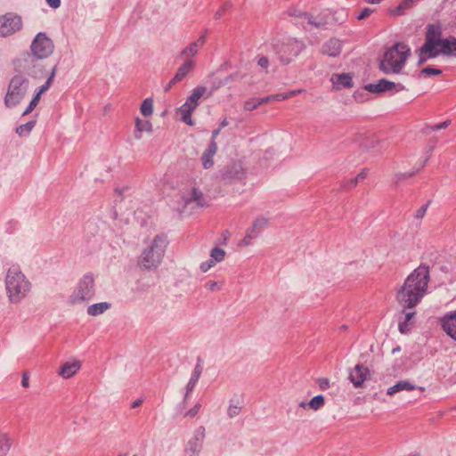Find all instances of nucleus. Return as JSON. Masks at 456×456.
<instances>
[{"label": "nucleus", "instance_id": "nucleus-1", "mask_svg": "<svg viewBox=\"0 0 456 456\" xmlns=\"http://www.w3.org/2000/svg\"><path fill=\"white\" fill-rule=\"evenodd\" d=\"M430 281L429 268L420 265L404 280L396 293V300L403 308L412 309L428 294Z\"/></svg>", "mask_w": 456, "mask_h": 456}, {"label": "nucleus", "instance_id": "nucleus-2", "mask_svg": "<svg viewBox=\"0 0 456 456\" xmlns=\"http://www.w3.org/2000/svg\"><path fill=\"white\" fill-rule=\"evenodd\" d=\"M439 54L456 58V37L441 38V29L436 25H429L424 45L419 51V62H426Z\"/></svg>", "mask_w": 456, "mask_h": 456}, {"label": "nucleus", "instance_id": "nucleus-3", "mask_svg": "<svg viewBox=\"0 0 456 456\" xmlns=\"http://www.w3.org/2000/svg\"><path fill=\"white\" fill-rule=\"evenodd\" d=\"M4 287L6 297L11 304L20 303L31 290V282L19 265L10 266L5 274Z\"/></svg>", "mask_w": 456, "mask_h": 456}, {"label": "nucleus", "instance_id": "nucleus-4", "mask_svg": "<svg viewBox=\"0 0 456 456\" xmlns=\"http://www.w3.org/2000/svg\"><path fill=\"white\" fill-rule=\"evenodd\" d=\"M411 55V50L407 44L395 43L383 53L379 61V69L386 74H400Z\"/></svg>", "mask_w": 456, "mask_h": 456}, {"label": "nucleus", "instance_id": "nucleus-5", "mask_svg": "<svg viewBox=\"0 0 456 456\" xmlns=\"http://www.w3.org/2000/svg\"><path fill=\"white\" fill-rule=\"evenodd\" d=\"M167 243L165 235H156L142 251L138 258L139 266L146 270L157 268L162 261Z\"/></svg>", "mask_w": 456, "mask_h": 456}, {"label": "nucleus", "instance_id": "nucleus-6", "mask_svg": "<svg viewBox=\"0 0 456 456\" xmlns=\"http://www.w3.org/2000/svg\"><path fill=\"white\" fill-rule=\"evenodd\" d=\"M95 292V278L94 274L87 273L77 282L69 297V304L71 305L86 304L94 297Z\"/></svg>", "mask_w": 456, "mask_h": 456}, {"label": "nucleus", "instance_id": "nucleus-7", "mask_svg": "<svg viewBox=\"0 0 456 456\" xmlns=\"http://www.w3.org/2000/svg\"><path fill=\"white\" fill-rule=\"evenodd\" d=\"M29 89V81L21 75L14 76L8 86L7 93L4 98V103L8 108H13L19 105Z\"/></svg>", "mask_w": 456, "mask_h": 456}, {"label": "nucleus", "instance_id": "nucleus-8", "mask_svg": "<svg viewBox=\"0 0 456 456\" xmlns=\"http://www.w3.org/2000/svg\"><path fill=\"white\" fill-rule=\"evenodd\" d=\"M21 28L22 20L19 15L8 12L0 16V37L12 36Z\"/></svg>", "mask_w": 456, "mask_h": 456}, {"label": "nucleus", "instance_id": "nucleus-9", "mask_svg": "<svg viewBox=\"0 0 456 456\" xmlns=\"http://www.w3.org/2000/svg\"><path fill=\"white\" fill-rule=\"evenodd\" d=\"M31 51L38 59H45L53 53V44L45 34L38 33L32 42Z\"/></svg>", "mask_w": 456, "mask_h": 456}, {"label": "nucleus", "instance_id": "nucleus-10", "mask_svg": "<svg viewBox=\"0 0 456 456\" xmlns=\"http://www.w3.org/2000/svg\"><path fill=\"white\" fill-rule=\"evenodd\" d=\"M180 198L182 199V202L176 207L178 211H183L191 204H194L197 207H204L207 205L204 194L196 188L183 192Z\"/></svg>", "mask_w": 456, "mask_h": 456}, {"label": "nucleus", "instance_id": "nucleus-11", "mask_svg": "<svg viewBox=\"0 0 456 456\" xmlns=\"http://www.w3.org/2000/svg\"><path fill=\"white\" fill-rule=\"evenodd\" d=\"M208 88L206 86H199L195 87L191 95L187 98L184 104L180 108L181 114H191L200 103V100L203 97H208Z\"/></svg>", "mask_w": 456, "mask_h": 456}, {"label": "nucleus", "instance_id": "nucleus-12", "mask_svg": "<svg viewBox=\"0 0 456 456\" xmlns=\"http://www.w3.org/2000/svg\"><path fill=\"white\" fill-rule=\"evenodd\" d=\"M365 89L370 93H383V92H400L404 89V86L401 84H395L387 79H380L377 83L369 84L365 86Z\"/></svg>", "mask_w": 456, "mask_h": 456}, {"label": "nucleus", "instance_id": "nucleus-13", "mask_svg": "<svg viewBox=\"0 0 456 456\" xmlns=\"http://www.w3.org/2000/svg\"><path fill=\"white\" fill-rule=\"evenodd\" d=\"M298 53V45L295 41H289L288 44L281 45L277 50L281 61L289 63L292 58Z\"/></svg>", "mask_w": 456, "mask_h": 456}, {"label": "nucleus", "instance_id": "nucleus-14", "mask_svg": "<svg viewBox=\"0 0 456 456\" xmlns=\"http://www.w3.org/2000/svg\"><path fill=\"white\" fill-rule=\"evenodd\" d=\"M370 371L367 367L357 364L349 373V379L355 387H361L368 379Z\"/></svg>", "mask_w": 456, "mask_h": 456}, {"label": "nucleus", "instance_id": "nucleus-15", "mask_svg": "<svg viewBox=\"0 0 456 456\" xmlns=\"http://www.w3.org/2000/svg\"><path fill=\"white\" fill-rule=\"evenodd\" d=\"M205 43L206 36L202 35L181 52V57L183 61L193 60L192 58L198 53L199 50L205 45Z\"/></svg>", "mask_w": 456, "mask_h": 456}, {"label": "nucleus", "instance_id": "nucleus-16", "mask_svg": "<svg viewBox=\"0 0 456 456\" xmlns=\"http://www.w3.org/2000/svg\"><path fill=\"white\" fill-rule=\"evenodd\" d=\"M81 368V362L78 360H72L62 363L58 370V374L63 379L73 377Z\"/></svg>", "mask_w": 456, "mask_h": 456}, {"label": "nucleus", "instance_id": "nucleus-17", "mask_svg": "<svg viewBox=\"0 0 456 456\" xmlns=\"http://www.w3.org/2000/svg\"><path fill=\"white\" fill-rule=\"evenodd\" d=\"M289 95L285 94H279L273 96H267L264 98H254L245 102L244 108L247 111L254 110L258 105L268 102L271 99H276L278 101L288 98Z\"/></svg>", "mask_w": 456, "mask_h": 456}, {"label": "nucleus", "instance_id": "nucleus-18", "mask_svg": "<svg viewBox=\"0 0 456 456\" xmlns=\"http://www.w3.org/2000/svg\"><path fill=\"white\" fill-rule=\"evenodd\" d=\"M442 326L444 330L456 340V311L443 317Z\"/></svg>", "mask_w": 456, "mask_h": 456}, {"label": "nucleus", "instance_id": "nucleus-19", "mask_svg": "<svg viewBox=\"0 0 456 456\" xmlns=\"http://www.w3.org/2000/svg\"><path fill=\"white\" fill-rule=\"evenodd\" d=\"M53 77H54V72H53L52 75L48 77V79L45 82V84L43 85L39 88V90L37 92L35 96L32 98V100L30 101L28 106L25 109V110L22 112V114H29L34 110V108L37 105V103L39 102L41 94L43 93H45L46 90H48V88L50 87V85L52 84Z\"/></svg>", "mask_w": 456, "mask_h": 456}, {"label": "nucleus", "instance_id": "nucleus-20", "mask_svg": "<svg viewBox=\"0 0 456 456\" xmlns=\"http://www.w3.org/2000/svg\"><path fill=\"white\" fill-rule=\"evenodd\" d=\"M342 49L341 42L338 39H330L322 47V53L330 57H336L340 54Z\"/></svg>", "mask_w": 456, "mask_h": 456}, {"label": "nucleus", "instance_id": "nucleus-21", "mask_svg": "<svg viewBox=\"0 0 456 456\" xmlns=\"http://www.w3.org/2000/svg\"><path fill=\"white\" fill-rule=\"evenodd\" d=\"M362 148L365 151H373L376 153L381 154L387 150V143L376 137H371L362 144Z\"/></svg>", "mask_w": 456, "mask_h": 456}, {"label": "nucleus", "instance_id": "nucleus-22", "mask_svg": "<svg viewBox=\"0 0 456 456\" xmlns=\"http://www.w3.org/2000/svg\"><path fill=\"white\" fill-rule=\"evenodd\" d=\"M268 224L269 219L264 216H259L254 219L251 226L248 229V231L257 238L268 226Z\"/></svg>", "mask_w": 456, "mask_h": 456}, {"label": "nucleus", "instance_id": "nucleus-23", "mask_svg": "<svg viewBox=\"0 0 456 456\" xmlns=\"http://www.w3.org/2000/svg\"><path fill=\"white\" fill-rule=\"evenodd\" d=\"M333 87L340 90L343 88L352 87V77L349 74H334L331 77Z\"/></svg>", "mask_w": 456, "mask_h": 456}, {"label": "nucleus", "instance_id": "nucleus-24", "mask_svg": "<svg viewBox=\"0 0 456 456\" xmlns=\"http://www.w3.org/2000/svg\"><path fill=\"white\" fill-rule=\"evenodd\" d=\"M216 151L217 145L215 142H212L201 156L202 166L205 169H208L214 165V156Z\"/></svg>", "mask_w": 456, "mask_h": 456}, {"label": "nucleus", "instance_id": "nucleus-25", "mask_svg": "<svg viewBox=\"0 0 456 456\" xmlns=\"http://www.w3.org/2000/svg\"><path fill=\"white\" fill-rule=\"evenodd\" d=\"M195 67L194 60L184 61L183 63L178 68L175 77V81H182L186 76L193 70Z\"/></svg>", "mask_w": 456, "mask_h": 456}, {"label": "nucleus", "instance_id": "nucleus-26", "mask_svg": "<svg viewBox=\"0 0 456 456\" xmlns=\"http://www.w3.org/2000/svg\"><path fill=\"white\" fill-rule=\"evenodd\" d=\"M416 388V386L411 384L408 380H401L395 384L394 386L390 387L387 389V395H394L396 393L402 392V391H412Z\"/></svg>", "mask_w": 456, "mask_h": 456}, {"label": "nucleus", "instance_id": "nucleus-27", "mask_svg": "<svg viewBox=\"0 0 456 456\" xmlns=\"http://www.w3.org/2000/svg\"><path fill=\"white\" fill-rule=\"evenodd\" d=\"M12 445L11 435L7 432L0 431V456H7Z\"/></svg>", "mask_w": 456, "mask_h": 456}, {"label": "nucleus", "instance_id": "nucleus-28", "mask_svg": "<svg viewBox=\"0 0 456 456\" xmlns=\"http://www.w3.org/2000/svg\"><path fill=\"white\" fill-rule=\"evenodd\" d=\"M135 128L139 133H151L152 123L149 116H138L135 119Z\"/></svg>", "mask_w": 456, "mask_h": 456}, {"label": "nucleus", "instance_id": "nucleus-29", "mask_svg": "<svg viewBox=\"0 0 456 456\" xmlns=\"http://www.w3.org/2000/svg\"><path fill=\"white\" fill-rule=\"evenodd\" d=\"M111 307V305L108 302H101L89 305L87 307L86 313L90 316H98L100 314H104Z\"/></svg>", "mask_w": 456, "mask_h": 456}, {"label": "nucleus", "instance_id": "nucleus-30", "mask_svg": "<svg viewBox=\"0 0 456 456\" xmlns=\"http://www.w3.org/2000/svg\"><path fill=\"white\" fill-rule=\"evenodd\" d=\"M202 447L201 441L195 437L189 440L184 450V456H198Z\"/></svg>", "mask_w": 456, "mask_h": 456}, {"label": "nucleus", "instance_id": "nucleus-31", "mask_svg": "<svg viewBox=\"0 0 456 456\" xmlns=\"http://www.w3.org/2000/svg\"><path fill=\"white\" fill-rule=\"evenodd\" d=\"M368 173V169L363 168L354 178H351L348 181H346L345 187L347 189L355 187L359 183L362 182L367 177Z\"/></svg>", "mask_w": 456, "mask_h": 456}, {"label": "nucleus", "instance_id": "nucleus-32", "mask_svg": "<svg viewBox=\"0 0 456 456\" xmlns=\"http://www.w3.org/2000/svg\"><path fill=\"white\" fill-rule=\"evenodd\" d=\"M36 124H37V120L31 119L28 122L19 126L16 128V133L20 136H28L30 134V132L32 131V129L34 128V126H36Z\"/></svg>", "mask_w": 456, "mask_h": 456}, {"label": "nucleus", "instance_id": "nucleus-33", "mask_svg": "<svg viewBox=\"0 0 456 456\" xmlns=\"http://www.w3.org/2000/svg\"><path fill=\"white\" fill-rule=\"evenodd\" d=\"M325 399L322 395H316L312 398L308 403V408L314 411H318L324 406Z\"/></svg>", "mask_w": 456, "mask_h": 456}, {"label": "nucleus", "instance_id": "nucleus-34", "mask_svg": "<svg viewBox=\"0 0 456 456\" xmlns=\"http://www.w3.org/2000/svg\"><path fill=\"white\" fill-rule=\"evenodd\" d=\"M415 315L414 312L407 313L404 315V320L399 322V330L401 333H406L410 330L411 328V321Z\"/></svg>", "mask_w": 456, "mask_h": 456}, {"label": "nucleus", "instance_id": "nucleus-35", "mask_svg": "<svg viewBox=\"0 0 456 456\" xmlns=\"http://www.w3.org/2000/svg\"><path fill=\"white\" fill-rule=\"evenodd\" d=\"M225 256L226 252L224 251V249L218 247L213 248L210 251V257H212L214 261L216 263L222 262L224 259Z\"/></svg>", "mask_w": 456, "mask_h": 456}, {"label": "nucleus", "instance_id": "nucleus-36", "mask_svg": "<svg viewBox=\"0 0 456 456\" xmlns=\"http://www.w3.org/2000/svg\"><path fill=\"white\" fill-rule=\"evenodd\" d=\"M153 111V101L151 98L145 99L141 105L142 114H151Z\"/></svg>", "mask_w": 456, "mask_h": 456}, {"label": "nucleus", "instance_id": "nucleus-37", "mask_svg": "<svg viewBox=\"0 0 456 456\" xmlns=\"http://www.w3.org/2000/svg\"><path fill=\"white\" fill-rule=\"evenodd\" d=\"M240 410L241 404L239 402L236 403H231L227 409V414L230 418H234L240 414Z\"/></svg>", "mask_w": 456, "mask_h": 456}, {"label": "nucleus", "instance_id": "nucleus-38", "mask_svg": "<svg viewBox=\"0 0 456 456\" xmlns=\"http://www.w3.org/2000/svg\"><path fill=\"white\" fill-rule=\"evenodd\" d=\"M217 263L214 261L212 257L209 259L203 261L200 265V269L202 273H207L209 271L212 267H214Z\"/></svg>", "mask_w": 456, "mask_h": 456}, {"label": "nucleus", "instance_id": "nucleus-39", "mask_svg": "<svg viewBox=\"0 0 456 456\" xmlns=\"http://www.w3.org/2000/svg\"><path fill=\"white\" fill-rule=\"evenodd\" d=\"M256 237L252 235L251 232H249L248 230L246 232V234L244 236V238L241 240V241L240 242V247H248L251 244V241L252 240L256 239Z\"/></svg>", "mask_w": 456, "mask_h": 456}, {"label": "nucleus", "instance_id": "nucleus-40", "mask_svg": "<svg viewBox=\"0 0 456 456\" xmlns=\"http://www.w3.org/2000/svg\"><path fill=\"white\" fill-rule=\"evenodd\" d=\"M405 10H407V6L403 5V2H402L395 9L390 10L389 13L395 16H401L404 13Z\"/></svg>", "mask_w": 456, "mask_h": 456}, {"label": "nucleus", "instance_id": "nucleus-41", "mask_svg": "<svg viewBox=\"0 0 456 456\" xmlns=\"http://www.w3.org/2000/svg\"><path fill=\"white\" fill-rule=\"evenodd\" d=\"M373 12L374 11L370 8H363L362 10L360 11L356 18L358 20H363L369 18L373 13Z\"/></svg>", "mask_w": 456, "mask_h": 456}, {"label": "nucleus", "instance_id": "nucleus-42", "mask_svg": "<svg viewBox=\"0 0 456 456\" xmlns=\"http://www.w3.org/2000/svg\"><path fill=\"white\" fill-rule=\"evenodd\" d=\"M205 288L210 291L219 290L221 289V285L217 281H208L205 283Z\"/></svg>", "mask_w": 456, "mask_h": 456}, {"label": "nucleus", "instance_id": "nucleus-43", "mask_svg": "<svg viewBox=\"0 0 456 456\" xmlns=\"http://www.w3.org/2000/svg\"><path fill=\"white\" fill-rule=\"evenodd\" d=\"M201 372H202V367L200 364H197L193 370L191 376V379L198 382L200 379V377L201 375Z\"/></svg>", "mask_w": 456, "mask_h": 456}, {"label": "nucleus", "instance_id": "nucleus-44", "mask_svg": "<svg viewBox=\"0 0 456 456\" xmlns=\"http://www.w3.org/2000/svg\"><path fill=\"white\" fill-rule=\"evenodd\" d=\"M451 124V120L450 119H447L444 122H441L439 124H436L435 126H431V130L432 131H437V130H441V129H445L449 126V125Z\"/></svg>", "mask_w": 456, "mask_h": 456}, {"label": "nucleus", "instance_id": "nucleus-45", "mask_svg": "<svg viewBox=\"0 0 456 456\" xmlns=\"http://www.w3.org/2000/svg\"><path fill=\"white\" fill-rule=\"evenodd\" d=\"M200 408H201L200 403H196V404L193 406V408H191V410H189V411L186 412L185 416H189V417H191V418H192V417L196 416V415L198 414V412L200 411Z\"/></svg>", "mask_w": 456, "mask_h": 456}, {"label": "nucleus", "instance_id": "nucleus-46", "mask_svg": "<svg viewBox=\"0 0 456 456\" xmlns=\"http://www.w3.org/2000/svg\"><path fill=\"white\" fill-rule=\"evenodd\" d=\"M422 73L427 74V75L437 76V75H440L442 73V70L439 69H434V68L427 67V68L423 69Z\"/></svg>", "mask_w": 456, "mask_h": 456}, {"label": "nucleus", "instance_id": "nucleus-47", "mask_svg": "<svg viewBox=\"0 0 456 456\" xmlns=\"http://www.w3.org/2000/svg\"><path fill=\"white\" fill-rule=\"evenodd\" d=\"M318 385L322 390H326L330 387V380L328 379H320L318 380Z\"/></svg>", "mask_w": 456, "mask_h": 456}, {"label": "nucleus", "instance_id": "nucleus-48", "mask_svg": "<svg viewBox=\"0 0 456 456\" xmlns=\"http://www.w3.org/2000/svg\"><path fill=\"white\" fill-rule=\"evenodd\" d=\"M257 64L261 68L266 69L268 68L269 61L266 57L262 56L258 59Z\"/></svg>", "mask_w": 456, "mask_h": 456}, {"label": "nucleus", "instance_id": "nucleus-49", "mask_svg": "<svg viewBox=\"0 0 456 456\" xmlns=\"http://www.w3.org/2000/svg\"><path fill=\"white\" fill-rule=\"evenodd\" d=\"M434 150H435V143L428 144V150H427V152H426V159H425V161H427L429 159V157L432 155ZM424 163H426V162H424ZM425 164H423L422 167Z\"/></svg>", "mask_w": 456, "mask_h": 456}, {"label": "nucleus", "instance_id": "nucleus-50", "mask_svg": "<svg viewBox=\"0 0 456 456\" xmlns=\"http://www.w3.org/2000/svg\"><path fill=\"white\" fill-rule=\"evenodd\" d=\"M197 383L198 382L193 381L192 379H190V380L186 386V393L187 394L191 393L194 389Z\"/></svg>", "mask_w": 456, "mask_h": 456}, {"label": "nucleus", "instance_id": "nucleus-51", "mask_svg": "<svg viewBox=\"0 0 456 456\" xmlns=\"http://www.w3.org/2000/svg\"><path fill=\"white\" fill-rule=\"evenodd\" d=\"M426 211H427V206H423V207L419 208L416 212V217L422 218L425 216Z\"/></svg>", "mask_w": 456, "mask_h": 456}, {"label": "nucleus", "instance_id": "nucleus-52", "mask_svg": "<svg viewBox=\"0 0 456 456\" xmlns=\"http://www.w3.org/2000/svg\"><path fill=\"white\" fill-rule=\"evenodd\" d=\"M21 386L23 387H28V386H29L28 375L27 373H24L22 375Z\"/></svg>", "mask_w": 456, "mask_h": 456}, {"label": "nucleus", "instance_id": "nucleus-53", "mask_svg": "<svg viewBox=\"0 0 456 456\" xmlns=\"http://www.w3.org/2000/svg\"><path fill=\"white\" fill-rule=\"evenodd\" d=\"M46 2L53 8H58L61 5V0H46Z\"/></svg>", "mask_w": 456, "mask_h": 456}, {"label": "nucleus", "instance_id": "nucleus-54", "mask_svg": "<svg viewBox=\"0 0 456 456\" xmlns=\"http://www.w3.org/2000/svg\"><path fill=\"white\" fill-rule=\"evenodd\" d=\"M179 81H175V77L167 83V85L165 86L164 90L165 92H168L174 85L178 83Z\"/></svg>", "mask_w": 456, "mask_h": 456}, {"label": "nucleus", "instance_id": "nucleus-55", "mask_svg": "<svg viewBox=\"0 0 456 456\" xmlns=\"http://www.w3.org/2000/svg\"><path fill=\"white\" fill-rule=\"evenodd\" d=\"M182 121L189 126L193 125L191 116H182Z\"/></svg>", "mask_w": 456, "mask_h": 456}, {"label": "nucleus", "instance_id": "nucleus-56", "mask_svg": "<svg viewBox=\"0 0 456 456\" xmlns=\"http://www.w3.org/2000/svg\"><path fill=\"white\" fill-rule=\"evenodd\" d=\"M413 175H414V173H411V174H409V175H406V174H397L395 176V182L398 183L401 180V178L410 177V176H411Z\"/></svg>", "mask_w": 456, "mask_h": 456}, {"label": "nucleus", "instance_id": "nucleus-57", "mask_svg": "<svg viewBox=\"0 0 456 456\" xmlns=\"http://www.w3.org/2000/svg\"><path fill=\"white\" fill-rule=\"evenodd\" d=\"M142 403V400H141V399H136V400H134V401L132 403L131 407H132V408H137V407H139Z\"/></svg>", "mask_w": 456, "mask_h": 456}, {"label": "nucleus", "instance_id": "nucleus-58", "mask_svg": "<svg viewBox=\"0 0 456 456\" xmlns=\"http://www.w3.org/2000/svg\"><path fill=\"white\" fill-rule=\"evenodd\" d=\"M224 12V8H222V9L218 10V11L216 12V14H215V17H216V19H220V18L223 16Z\"/></svg>", "mask_w": 456, "mask_h": 456}, {"label": "nucleus", "instance_id": "nucleus-59", "mask_svg": "<svg viewBox=\"0 0 456 456\" xmlns=\"http://www.w3.org/2000/svg\"><path fill=\"white\" fill-rule=\"evenodd\" d=\"M403 5H406L407 6V9L411 8L412 3L414 2L413 0H403Z\"/></svg>", "mask_w": 456, "mask_h": 456}, {"label": "nucleus", "instance_id": "nucleus-60", "mask_svg": "<svg viewBox=\"0 0 456 456\" xmlns=\"http://www.w3.org/2000/svg\"><path fill=\"white\" fill-rule=\"evenodd\" d=\"M403 5H406L407 6V9L411 8L412 3L414 2L413 0H403Z\"/></svg>", "mask_w": 456, "mask_h": 456}, {"label": "nucleus", "instance_id": "nucleus-61", "mask_svg": "<svg viewBox=\"0 0 456 456\" xmlns=\"http://www.w3.org/2000/svg\"><path fill=\"white\" fill-rule=\"evenodd\" d=\"M382 0H367V3L370 4H379Z\"/></svg>", "mask_w": 456, "mask_h": 456}, {"label": "nucleus", "instance_id": "nucleus-62", "mask_svg": "<svg viewBox=\"0 0 456 456\" xmlns=\"http://www.w3.org/2000/svg\"><path fill=\"white\" fill-rule=\"evenodd\" d=\"M299 407H301V408H303V409H305L306 407H308L307 403H305V402H301V403H299Z\"/></svg>", "mask_w": 456, "mask_h": 456}, {"label": "nucleus", "instance_id": "nucleus-63", "mask_svg": "<svg viewBox=\"0 0 456 456\" xmlns=\"http://www.w3.org/2000/svg\"><path fill=\"white\" fill-rule=\"evenodd\" d=\"M238 178H241L243 176V173H241V175H236Z\"/></svg>", "mask_w": 456, "mask_h": 456}, {"label": "nucleus", "instance_id": "nucleus-64", "mask_svg": "<svg viewBox=\"0 0 456 456\" xmlns=\"http://www.w3.org/2000/svg\"><path fill=\"white\" fill-rule=\"evenodd\" d=\"M400 349L397 348V349H393V352H398Z\"/></svg>", "mask_w": 456, "mask_h": 456}]
</instances>
